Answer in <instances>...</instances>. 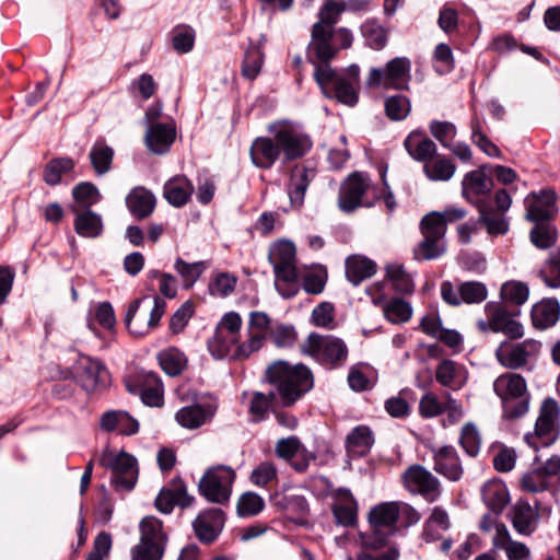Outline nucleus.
<instances>
[{
    "label": "nucleus",
    "mask_w": 560,
    "mask_h": 560,
    "mask_svg": "<svg viewBox=\"0 0 560 560\" xmlns=\"http://www.w3.org/2000/svg\"><path fill=\"white\" fill-rule=\"evenodd\" d=\"M174 269L180 276L183 287L185 289L191 288L198 278L206 270L205 261L187 262L182 258H177L174 264Z\"/></svg>",
    "instance_id": "48"
},
{
    "label": "nucleus",
    "mask_w": 560,
    "mask_h": 560,
    "mask_svg": "<svg viewBox=\"0 0 560 560\" xmlns=\"http://www.w3.org/2000/svg\"><path fill=\"white\" fill-rule=\"evenodd\" d=\"M264 381L269 385L271 398L282 408L293 407L314 387V375L307 365L284 360L271 362L265 370Z\"/></svg>",
    "instance_id": "2"
},
{
    "label": "nucleus",
    "mask_w": 560,
    "mask_h": 560,
    "mask_svg": "<svg viewBox=\"0 0 560 560\" xmlns=\"http://www.w3.org/2000/svg\"><path fill=\"white\" fill-rule=\"evenodd\" d=\"M411 110L409 97L397 94L385 100V112L393 121H400L408 117Z\"/></svg>",
    "instance_id": "52"
},
{
    "label": "nucleus",
    "mask_w": 560,
    "mask_h": 560,
    "mask_svg": "<svg viewBox=\"0 0 560 560\" xmlns=\"http://www.w3.org/2000/svg\"><path fill=\"white\" fill-rule=\"evenodd\" d=\"M140 301L137 300L132 302L125 316V324L129 331L136 336H143L145 335L151 328H154L159 325L160 319L162 318L164 311H165V302L156 296L154 299V306L150 312V317L147 322V324H143L144 318H136L138 310H139Z\"/></svg>",
    "instance_id": "25"
},
{
    "label": "nucleus",
    "mask_w": 560,
    "mask_h": 560,
    "mask_svg": "<svg viewBox=\"0 0 560 560\" xmlns=\"http://www.w3.org/2000/svg\"><path fill=\"white\" fill-rule=\"evenodd\" d=\"M214 413L215 407L211 404H194L180 408L175 413V420L180 427L194 430L210 421Z\"/></svg>",
    "instance_id": "28"
},
{
    "label": "nucleus",
    "mask_w": 560,
    "mask_h": 560,
    "mask_svg": "<svg viewBox=\"0 0 560 560\" xmlns=\"http://www.w3.org/2000/svg\"><path fill=\"white\" fill-rule=\"evenodd\" d=\"M278 406L276 400L270 396V389L267 393L255 392L253 393L249 402V412L255 422H260L266 419L270 407Z\"/></svg>",
    "instance_id": "59"
},
{
    "label": "nucleus",
    "mask_w": 560,
    "mask_h": 560,
    "mask_svg": "<svg viewBox=\"0 0 560 560\" xmlns=\"http://www.w3.org/2000/svg\"><path fill=\"white\" fill-rule=\"evenodd\" d=\"M471 141L477 145L483 153L490 158H500V149L482 132L481 124L478 118L471 119Z\"/></svg>",
    "instance_id": "58"
},
{
    "label": "nucleus",
    "mask_w": 560,
    "mask_h": 560,
    "mask_svg": "<svg viewBox=\"0 0 560 560\" xmlns=\"http://www.w3.org/2000/svg\"><path fill=\"white\" fill-rule=\"evenodd\" d=\"M373 189L370 177L364 173L351 174L341 185L338 197V206L341 211L350 213L358 207H371L373 201L364 197Z\"/></svg>",
    "instance_id": "16"
},
{
    "label": "nucleus",
    "mask_w": 560,
    "mask_h": 560,
    "mask_svg": "<svg viewBox=\"0 0 560 560\" xmlns=\"http://www.w3.org/2000/svg\"><path fill=\"white\" fill-rule=\"evenodd\" d=\"M560 406L553 398L542 400L539 416L535 423L534 435L526 434V442L534 448L552 444L559 435Z\"/></svg>",
    "instance_id": "13"
},
{
    "label": "nucleus",
    "mask_w": 560,
    "mask_h": 560,
    "mask_svg": "<svg viewBox=\"0 0 560 560\" xmlns=\"http://www.w3.org/2000/svg\"><path fill=\"white\" fill-rule=\"evenodd\" d=\"M514 529L524 536L532 535L538 524L539 515L528 502H517L510 512Z\"/></svg>",
    "instance_id": "32"
},
{
    "label": "nucleus",
    "mask_w": 560,
    "mask_h": 560,
    "mask_svg": "<svg viewBox=\"0 0 560 560\" xmlns=\"http://www.w3.org/2000/svg\"><path fill=\"white\" fill-rule=\"evenodd\" d=\"M327 279L326 268L317 266L304 272L302 287L306 293L317 295L324 291Z\"/></svg>",
    "instance_id": "51"
},
{
    "label": "nucleus",
    "mask_w": 560,
    "mask_h": 560,
    "mask_svg": "<svg viewBox=\"0 0 560 560\" xmlns=\"http://www.w3.org/2000/svg\"><path fill=\"white\" fill-rule=\"evenodd\" d=\"M450 526L447 512L440 506H435L429 518L424 522L421 534L422 539L427 542L436 541L443 537V534L448 530Z\"/></svg>",
    "instance_id": "42"
},
{
    "label": "nucleus",
    "mask_w": 560,
    "mask_h": 560,
    "mask_svg": "<svg viewBox=\"0 0 560 560\" xmlns=\"http://www.w3.org/2000/svg\"><path fill=\"white\" fill-rule=\"evenodd\" d=\"M268 131L278 142L280 153L285 161L301 159L312 149L313 142L310 136L289 121L273 122L268 127Z\"/></svg>",
    "instance_id": "14"
},
{
    "label": "nucleus",
    "mask_w": 560,
    "mask_h": 560,
    "mask_svg": "<svg viewBox=\"0 0 560 560\" xmlns=\"http://www.w3.org/2000/svg\"><path fill=\"white\" fill-rule=\"evenodd\" d=\"M430 132L442 147L451 148V143L457 135V129L453 122L433 120L430 124Z\"/></svg>",
    "instance_id": "64"
},
{
    "label": "nucleus",
    "mask_w": 560,
    "mask_h": 560,
    "mask_svg": "<svg viewBox=\"0 0 560 560\" xmlns=\"http://www.w3.org/2000/svg\"><path fill=\"white\" fill-rule=\"evenodd\" d=\"M98 463L105 469L112 471L110 483L116 491H130L135 488L138 480L137 460L126 452H115L106 447Z\"/></svg>",
    "instance_id": "8"
},
{
    "label": "nucleus",
    "mask_w": 560,
    "mask_h": 560,
    "mask_svg": "<svg viewBox=\"0 0 560 560\" xmlns=\"http://www.w3.org/2000/svg\"><path fill=\"white\" fill-rule=\"evenodd\" d=\"M156 359L162 371L171 377L180 375L188 366L186 354L176 347H168L161 350Z\"/></svg>",
    "instance_id": "40"
},
{
    "label": "nucleus",
    "mask_w": 560,
    "mask_h": 560,
    "mask_svg": "<svg viewBox=\"0 0 560 560\" xmlns=\"http://www.w3.org/2000/svg\"><path fill=\"white\" fill-rule=\"evenodd\" d=\"M175 139V128L167 124H155L145 133L148 149L155 154L165 153Z\"/></svg>",
    "instance_id": "34"
},
{
    "label": "nucleus",
    "mask_w": 560,
    "mask_h": 560,
    "mask_svg": "<svg viewBox=\"0 0 560 560\" xmlns=\"http://www.w3.org/2000/svg\"><path fill=\"white\" fill-rule=\"evenodd\" d=\"M331 512L337 525L353 527L358 522V502L348 488L334 490Z\"/></svg>",
    "instance_id": "23"
},
{
    "label": "nucleus",
    "mask_w": 560,
    "mask_h": 560,
    "mask_svg": "<svg viewBox=\"0 0 560 560\" xmlns=\"http://www.w3.org/2000/svg\"><path fill=\"white\" fill-rule=\"evenodd\" d=\"M408 154L418 162L427 163L438 153L436 144L430 138L423 136L422 131H411L404 141Z\"/></svg>",
    "instance_id": "30"
},
{
    "label": "nucleus",
    "mask_w": 560,
    "mask_h": 560,
    "mask_svg": "<svg viewBox=\"0 0 560 560\" xmlns=\"http://www.w3.org/2000/svg\"><path fill=\"white\" fill-rule=\"evenodd\" d=\"M492 187V179L487 176L485 166H481L465 174L462 180V195L468 202L479 208V203H488L482 197L489 195Z\"/></svg>",
    "instance_id": "21"
},
{
    "label": "nucleus",
    "mask_w": 560,
    "mask_h": 560,
    "mask_svg": "<svg viewBox=\"0 0 560 560\" xmlns=\"http://www.w3.org/2000/svg\"><path fill=\"white\" fill-rule=\"evenodd\" d=\"M411 81V61L407 57H395L384 67L372 68L366 78L370 88L405 91Z\"/></svg>",
    "instance_id": "10"
},
{
    "label": "nucleus",
    "mask_w": 560,
    "mask_h": 560,
    "mask_svg": "<svg viewBox=\"0 0 560 560\" xmlns=\"http://www.w3.org/2000/svg\"><path fill=\"white\" fill-rule=\"evenodd\" d=\"M386 278L393 283V287L396 291L400 293H411L415 289L413 281L405 271V268L401 264L392 262L386 265Z\"/></svg>",
    "instance_id": "47"
},
{
    "label": "nucleus",
    "mask_w": 560,
    "mask_h": 560,
    "mask_svg": "<svg viewBox=\"0 0 560 560\" xmlns=\"http://www.w3.org/2000/svg\"><path fill=\"white\" fill-rule=\"evenodd\" d=\"M126 387L130 393L145 388L164 387L161 377L153 371L141 370L137 372L132 380L126 381Z\"/></svg>",
    "instance_id": "56"
},
{
    "label": "nucleus",
    "mask_w": 560,
    "mask_h": 560,
    "mask_svg": "<svg viewBox=\"0 0 560 560\" xmlns=\"http://www.w3.org/2000/svg\"><path fill=\"white\" fill-rule=\"evenodd\" d=\"M225 523V515L221 509L212 508L200 513L192 522L197 538L205 544L215 540Z\"/></svg>",
    "instance_id": "24"
},
{
    "label": "nucleus",
    "mask_w": 560,
    "mask_h": 560,
    "mask_svg": "<svg viewBox=\"0 0 560 560\" xmlns=\"http://www.w3.org/2000/svg\"><path fill=\"white\" fill-rule=\"evenodd\" d=\"M433 469L450 481H458L464 474V468L456 448L452 445L434 447Z\"/></svg>",
    "instance_id": "22"
},
{
    "label": "nucleus",
    "mask_w": 560,
    "mask_h": 560,
    "mask_svg": "<svg viewBox=\"0 0 560 560\" xmlns=\"http://www.w3.org/2000/svg\"><path fill=\"white\" fill-rule=\"evenodd\" d=\"M265 508L264 499L253 491L243 493L236 504V511L241 517H252L259 514Z\"/></svg>",
    "instance_id": "55"
},
{
    "label": "nucleus",
    "mask_w": 560,
    "mask_h": 560,
    "mask_svg": "<svg viewBox=\"0 0 560 560\" xmlns=\"http://www.w3.org/2000/svg\"><path fill=\"white\" fill-rule=\"evenodd\" d=\"M385 317L393 324L406 323L411 318L412 307L402 299L395 298L383 306Z\"/></svg>",
    "instance_id": "50"
},
{
    "label": "nucleus",
    "mask_w": 560,
    "mask_h": 560,
    "mask_svg": "<svg viewBox=\"0 0 560 560\" xmlns=\"http://www.w3.org/2000/svg\"><path fill=\"white\" fill-rule=\"evenodd\" d=\"M302 350L329 369L342 366L348 359V347L345 341L329 335L310 334Z\"/></svg>",
    "instance_id": "7"
},
{
    "label": "nucleus",
    "mask_w": 560,
    "mask_h": 560,
    "mask_svg": "<svg viewBox=\"0 0 560 560\" xmlns=\"http://www.w3.org/2000/svg\"><path fill=\"white\" fill-rule=\"evenodd\" d=\"M235 470L226 465L209 467L198 482V491L208 502L223 505L232 495Z\"/></svg>",
    "instance_id": "6"
},
{
    "label": "nucleus",
    "mask_w": 560,
    "mask_h": 560,
    "mask_svg": "<svg viewBox=\"0 0 560 560\" xmlns=\"http://www.w3.org/2000/svg\"><path fill=\"white\" fill-rule=\"evenodd\" d=\"M72 196L79 206L86 209H90L101 199L97 187L90 182H82L74 186Z\"/></svg>",
    "instance_id": "61"
},
{
    "label": "nucleus",
    "mask_w": 560,
    "mask_h": 560,
    "mask_svg": "<svg viewBox=\"0 0 560 560\" xmlns=\"http://www.w3.org/2000/svg\"><path fill=\"white\" fill-rule=\"evenodd\" d=\"M556 194L551 189L529 194L525 200L526 220L533 223L550 222L557 213Z\"/></svg>",
    "instance_id": "20"
},
{
    "label": "nucleus",
    "mask_w": 560,
    "mask_h": 560,
    "mask_svg": "<svg viewBox=\"0 0 560 560\" xmlns=\"http://www.w3.org/2000/svg\"><path fill=\"white\" fill-rule=\"evenodd\" d=\"M330 61H315L314 79L326 97L336 98L338 102L353 106L358 103V84L334 70Z\"/></svg>",
    "instance_id": "5"
},
{
    "label": "nucleus",
    "mask_w": 560,
    "mask_h": 560,
    "mask_svg": "<svg viewBox=\"0 0 560 560\" xmlns=\"http://www.w3.org/2000/svg\"><path fill=\"white\" fill-rule=\"evenodd\" d=\"M91 164L97 175L109 172L114 159V150L104 141H96L89 153Z\"/></svg>",
    "instance_id": "45"
},
{
    "label": "nucleus",
    "mask_w": 560,
    "mask_h": 560,
    "mask_svg": "<svg viewBox=\"0 0 560 560\" xmlns=\"http://www.w3.org/2000/svg\"><path fill=\"white\" fill-rule=\"evenodd\" d=\"M78 382L88 393L105 388L109 384V372L97 359L90 355H81L78 360Z\"/></svg>",
    "instance_id": "19"
},
{
    "label": "nucleus",
    "mask_w": 560,
    "mask_h": 560,
    "mask_svg": "<svg viewBox=\"0 0 560 560\" xmlns=\"http://www.w3.org/2000/svg\"><path fill=\"white\" fill-rule=\"evenodd\" d=\"M406 488L432 503L441 495L440 480L421 465L410 466L402 475Z\"/></svg>",
    "instance_id": "18"
},
{
    "label": "nucleus",
    "mask_w": 560,
    "mask_h": 560,
    "mask_svg": "<svg viewBox=\"0 0 560 560\" xmlns=\"http://www.w3.org/2000/svg\"><path fill=\"white\" fill-rule=\"evenodd\" d=\"M74 161L70 158H57L47 163L44 170V182L49 186H56L60 183L63 174L70 173L74 168Z\"/></svg>",
    "instance_id": "46"
},
{
    "label": "nucleus",
    "mask_w": 560,
    "mask_h": 560,
    "mask_svg": "<svg viewBox=\"0 0 560 560\" xmlns=\"http://www.w3.org/2000/svg\"><path fill=\"white\" fill-rule=\"evenodd\" d=\"M390 536H393L390 530L371 528V532L359 533V544L363 549L362 551L371 552L385 547Z\"/></svg>",
    "instance_id": "54"
},
{
    "label": "nucleus",
    "mask_w": 560,
    "mask_h": 560,
    "mask_svg": "<svg viewBox=\"0 0 560 560\" xmlns=\"http://www.w3.org/2000/svg\"><path fill=\"white\" fill-rule=\"evenodd\" d=\"M360 32L365 45L374 50H382L387 45V30L374 19L366 20Z\"/></svg>",
    "instance_id": "44"
},
{
    "label": "nucleus",
    "mask_w": 560,
    "mask_h": 560,
    "mask_svg": "<svg viewBox=\"0 0 560 560\" xmlns=\"http://www.w3.org/2000/svg\"><path fill=\"white\" fill-rule=\"evenodd\" d=\"M422 241L413 248L416 260H433L446 252V226L436 215H424L420 221Z\"/></svg>",
    "instance_id": "11"
},
{
    "label": "nucleus",
    "mask_w": 560,
    "mask_h": 560,
    "mask_svg": "<svg viewBox=\"0 0 560 560\" xmlns=\"http://www.w3.org/2000/svg\"><path fill=\"white\" fill-rule=\"evenodd\" d=\"M250 159L256 167L269 170L280 156V149L275 138L258 137L249 150Z\"/></svg>",
    "instance_id": "27"
},
{
    "label": "nucleus",
    "mask_w": 560,
    "mask_h": 560,
    "mask_svg": "<svg viewBox=\"0 0 560 560\" xmlns=\"http://www.w3.org/2000/svg\"><path fill=\"white\" fill-rule=\"evenodd\" d=\"M459 444L469 456L478 455L481 446V436L474 423L468 422L462 428Z\"/></svg>",
    "instance_id": "60"
},
{
    "label": "nucleus",
    "mask_w": 560,
    "mask_h": 560,
    "mask_svg": "<svg viewBox=\"0 0 560 560\" xmlns=\"http://www.w3.org/2000/svg\"><path fill=\"white\" fill-rule=\"evenodd\" d=\"M397 509V501L383 502L373 506L368 514L370 527L390 530V534L394 535L396 533Z\"/></svg>",
    "instance_id": "33"
},
{
    "label": "nucleus",
    "mask_w": 560,
    "mask_h": 560,
    "mask_svg": "<svg viewBox=\"0 0 560 560\" xmlns=\"http://www.w3.org/2000/svg\"><path fill=\"white\" fill-rule=\"evenodd\" d=\"M487 319L477 320L476 325L481 332H502L511 339L524 336V328L514 317L518 314L508 310L501 302H488L485 305Z\"/></svg>",
    "instance_id": "12"
},
{
    "label": "nucleus",
    "mask_w": 560,
    "mask_h": 560,
    "mask_svg": "<svg viewBox=\"0 0 560 560\" xmlns=\"http://www.w3.org/2000/svg\"><path fill=\"white\" fill-rule=\"evenodd\" d=\"M268 260L273 267L277 279L298 281L296 249L291 241L281 240L271 244Z\"/></svg>",
    "instance_id": "17"
},
{
    "label": "nucleus",
    "mask_w": 560,
    "mask_h": 560,
    "mask_svg": "<svg viewBox=\"0 0 560 560\" xmlns=\"http://www.w3.org/2000/svg\"><path fill=\"white\" fill-rule=\"evenodd\" d=\"M242 318L236 312L224 314L217 325L213 337L208 341V349L215 359L244 360L264 345L261 334L248 332V338L240 342Z\"/></svg>",
    "instance_id": "3"
},
{
    "label": "nucleus",
    "mask_w": 560,
    "mask_h": 560,
    "mask_svg": "<svg viewBox=\"0 0 560 560\" xmlns=\"http://www.w3.org/2000/svg\"><path fill=\"white\" fill-rule=\"evenodd\" d=\"M459 373L460 368L455 362L444 360L436 368L435 378L442 386L457 389L462 386L458 381Z\"/></svg>",
    "instance_id": "53"
},
{
    "label": "nucleus",
    "mask_w": 560,
    "mask_h": 560,
    "mask_svg": "<svg viewBox=\"0 0 560 560\" xmlns=\"http://www.w3.org/2000/svg\"><path fill=\"white\" fill-rule=\"evenodd\" d=\"M483 503L499 515L509 502V491L501 480H489L481 488Z\"/></svg>",
    "instance_id": "37"
},
{
    "label": "nucleus",
    "mask_w": 560,
    "mask_h": 560,
    "mask_svg": "<svg viewBox=\"0 0 560 560\" xmlns=\"http://www.w3.org/2000/svg\"><path fill=\"white\" fill-rule=\"evenodd\" d=\"M493 392L501 400L504 419L515 420L528 412L530 394L522 375L512 372L499 375L493 382Z\"/></svg>",
    "instance_id": "4"
},
{
    "label": "nucleus",
    "mask_w": 560,
    "mask_h": 560,
    "mask_svg": "<svg viewBox=\"0 0 560 560\" xmlns=\"http://www.w3.org/2000/svg\"><path fill=\"white\" fill-rule=\"evenodd\" d=\"M530 242L540 249H547L557 241V230L550 222L535 223L529 232Z\"/></svg>",
    "instance_id": "49"
},
{
    "label": "nucleus",
    "mask_w": 560,
    "mask_h": 560,
    "mask_svg": "<svg viewBox=\"0 0 560 560\" xmlns=\"http://www.w3.org/2000/svg\"><path fill=\"white\" fill-rule=\"evenodd\" d=\"M479 221L491 236L504 235L509 232V219L502 212L495 211L491 205L479 203Z\"/></svg>",
    "instance_id": "41"
},
{
    "label": "nucleus",
    "mask_w": 560,
    "mask_h": 560,
    "mask_svg": "<svg viewBox=\"0 0 560 560\" xmlns=\"http://www.w3.org/2000/svg\"><path fill=\"white\" fill-rule=\"evenodd\" d=\"M345 267L346 277L353 285H359L376 272L375 261L362 255L349 256L346 259Z\"/></svg>",
    "instance_id": "35"
},
{
    "label": "nucleus",
    "mask_w": 560,
    "mask_h": 560,
    "mask_svg": "<svg viewBox=\"0 0 560 560\" xmlns=\"http://www.w3.org/2000/svg\"><path fill=\"white\" fill-rule=\"evenodd\" d=\"M264 62V54L257 47H250L246 50L243 65L242 75L248 80H254L260 72Z\"/></svg>",
    "instance_id": "62"
},
{
    "label": "nucleus",
    "mask_w": 560,
    "mask_h": 560,
    "mask_svg": "<svg viewBox=\"0 0 560 560\" xmlns=\"http://www.w3.org/2000/svg\"><path fill=\"white\" fill-rule=\"evenodd\" d=\"M126 206L135 219L143 220L153 213L156 198L149 189L138 186L127 195Z\"/></svg>",
    "instance_id": "29"
},
{
    "label": "nucleus",
    "mask_w": 560,
    "mask_h": 560,
    "mask_svg": "<svg viewBox=\"0 0 560 560\" xmlns=\"http://www.w3.org/2000/svg\"><path fill=\"white\" fill-rule=\"evenodd\" d=\"M315 177L316 170L311 166L298 164L291 170L287 190L292 207H302L306 190Z\"/></svg>",
    "instance_id": "26"
},
{
    "label": "nucleus",
    "mask_w": 560,
    "mask_h": 560,
    "mask_svg": "<svg viewBox=\"0 0 560 560\" xmlns=\"http://www.w3.org/2000/svg\"><path fill=\"white\" fill-rule=\"evenodd\" d=\"M456 172L454 162L443 155H436L423 164V173L432 182H447Z\"/></svg>",
    "instance_id": "43"
},
{
    "label": "nucleus",
    "mask_w": 560,
    "mask_h": 560,
    "mask_svg": "<svg viewBox=\"0 0 560 560\" xmlns=\"http://www.w3.org/2000/svg\"><path fill=\"white\" fill-rule=\"evenodd\" d=\"M528 288L517 281L505 282L501 288V298L505 303L521 305L528 299Z\"/></svg>",
    "instance_id": "63"
},
{
    "label": "nucleus",
    "mask_w": 560,
    "mask_h": 560,
    "mask_svg": "<svg viewBox=\"0 0 560 560\" xmlns=\"http://www.w3.org/2000/svg\"><path fill=\"white\" fill-rule=\"evenodd\" d=\"M374 444L372 430L368 425H358L346 438L347 453L353 457L365 456Z\"/></svg>",
    "instance_id": "38"
},
{
    "label": "nucleus",
    "mask_w": 560,
    "mask_h": 560,
    "mask_svg": "<svg viewBox=\"0 0 560 560\" xmlns=\"http://www.w3.org/2000/svg\"><path fill=\"white\" fill-rule=\"evenodd\" d=\"M532 322L538 329H547L559 320L560 305L557 300L545 299L532 308Z\"/></svg>",
    "instance_id": "39"
},
{
    "label": "nucleus",
    "mask_w": 560,
    "mask_h": 560,
    "mask_svg": "<svg viewBox=\"0 0 560 560\" xmlns=\"http://www.w3.org/2000/svg\"><path fill=\"white\" fill-rule=\"evenodd\" d=\"M249 480L253 485L266 488L271 482L278 481L277 466L269 460L261 462L250 472Z\"/></svg>",
    "instance_id": "57"
},
{
    "label": "nucleus",
    "mask_w": 560,
    "mask_h": 560,
    "mask_svg": "<svg viewBox=\"0 0 560 560\" xmlns=\"http://www.w3.org/2000/svg\"><path fill=\"white\" fill-rule=\"evenodd\" d=\"M540 348L541 343L535 339H525L516 343L503 341L497 348L495 357L505 369H526L536 361Z\"/></svg>",
    "instance_id": "15"
},
{
    "label": "nucleus",
    "mask_w": 560,
    "mask_h": 560,
    "mask_svg": "<svg viewBox=\"0 0 560 560\" xmlns=\"http://www.w3.org/2000/svg\"><path fill=\"white\" fill-rule=\"evenodd\" d=\"M73 211L77 212L73 225L78 235L88 238H96L102 235L104 224L101 214L91 209L78 211L73 208Z\"/></svg>",
    "instance_id": "36"
},
{
    "label": "nucleus",
    "mask_w": 560,
    "mask_h": 560,
    "mask_svg": "<svg viewBox=\"0 0 560 560\" xmlns=\"http://www.w3.org/2000/svg\"><path fill=\"white\" fill-rule=\"evenodd\" d=\"M195 188L192 183L184 175L170 178L163 187V196L173 207H183L190 199Z\"/></svg>",
    "instance_id": "31"
},
{
    "label": "nucleus",
    "mask_w": 560,
    "mask_h": 560,
    "mask_svg": "<svg viewBox=\"0 0 560 560\" xmlns=\"http://www.w3.org/2000/svg\"><path fill=\"white\" fill-rule=\"evenodd\" d=\"M139 527L141 537L130 551L131 560H161L167 544L162 522L155 516H147Z\"/></svg>",
    "instance_id": "9"
},
{
    "label": "nucleus",
    "mask_w": 560,
    "mask_h": 560,
    "mask_svg": "<svg viewBox=\"0 0 560 560\" xmlns=\"http://www.w3.org/2000/svg\"><path fill=\"white\" fill-rule=\"evenodd\" d=\"M341 1L325 0L318 10V21L311 30L306 58L315 61H331L340 49H348L353 43V33L345 26L335 27L343 13Z\"/></svg>",
    "instance_id": "1"
}]
</instances>
